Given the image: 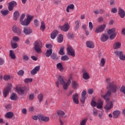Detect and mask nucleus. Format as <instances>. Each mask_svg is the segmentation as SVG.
Listing matches in <instances>:
<instances>
[{
    "instance_id": "1",
    "label": "nucleus",
    "mask_w": 125,
    "mask_h": 125,
    "mask_svg": "<svg viewBox=\"0 0 125 125\" xmlns=\"http://www.w3.org/2000/svg\"><path fill=\"white\" fill-rule=\"evenodd\" d=\"M107 89H109V90L106 92L105 95H102V97L104 98V99H105L106 101L108 102V101L110 100V98L109 97L111 96L112 92L113 93H116L117 92V89H118V87L117 86V85L115 84V83L114 82H110V83H108L107 86Z\"/></svg>"
},
{
    "instance_id": "2",
    "label": "nucleus",
    "mask_w": 125,
    "mask_h": 125,
    "mask_svg": "<svg viewBox=\"0 0 125 125\" xmlns=\"http://www.w3.org/2000/svg\"><path fill=\"white\" fill-rule=\"evenodd\" d=\"M59 83L61 84H62L63 89L64 90H67L69 87V85L71 84V80L68 79L67 82H65L63 77L61 76H60L58 81L56 82V85L57 87H59Z\"/></svg>"
},
{
    "instance_id": "3",
    "label": "nucleus",
    "mask_w": 125,
    "mask_h": 125,
    "mask_svg": "<svg viewBox=\"0 0 125 125\" xmlns=\"http://www.w3.org/2000/svg\"><path fill=\"white\" fill-rule=\"evenodd\" d=\"M42 43L40 41H36L34 43V50L37 53H42Z\"/></svg>"
},
{
    "instance_id": "4",
    "label": "nucleus",
    "mask_w": 125,
    "mask_h": 125,
    "mask_svg": "<svg viewBox=\"0 0 125 125\" xmlns=\"http://www.w3.org/2000/svg\"><path fill=\"white\" fill-rule=\"evenodd\" d=\"M33 18H34L33 16L28 15L27 16L26 19H25L24 21H22L20 23L22 26H28V25L31 23V21L33 20Z\"/></svg>"
},
{
    "instance_id": "5",
    "label": "nucleus",
    "mask_w": 125,
    "mask_h": 125,
    "mask_svg": "<svg viewBox=\"0 0 125 125\" xmlns=\"http://www.w3.org/2000/svg\"><path fill=\"white\" fill-rule=\"evenodd\" d=\"M16 90L18 93H19V94H20V95H23V94H25V91H26V92H27V91H29V88L26 86L20 87H17L16 88Z\"/></svg>"
},
{
    "instance_id": "6",
    "label": "nucleus",
    "mask_w": 125,
    "mask_h": 125,
    "mask_svg": "<svg viewBox=\"0 0 125 125\" xmlns=\"http://www.w3.org/2000/svg\"><path fill=\"white\" fill-rule=\"evenodd\" d=\"M68 55H70L72 57H75V50L71 46H68L66 49Z\"/></svg>"
},
{
    "instance_id": "7",
    "label": "nucleus",
    "mask_w": 125,
    "mask_h": 125,
    "mask_svg": "<svg viewBox=\"0 0 125 125\" xmlns=\"http://www.w3.org/2000/svg\"><path fill=\"white\" fill-rule=\"evenodd\" d=\"M116 56H119L120 60L125 61V55H124V52L122 51H116L114 52Z\"/></svg>"
},
{
    "instance_id": "8",
    "label": "nucleus",
    "mask_w": 125,
    "mask_h": 125,
    "mask_svg": "<svg viewBox=\"0 0 125 125\" xmlns=\"http://www.w3.org/2000/svg\"><path fill=\"white\" fill-rule=\"evenodd\" d=\"M12 29L13 33H15L18 34V36H21V35H22V30L19 27L16 26V25L13 26Z\"/></svg>"
},
{
    "instance_id": "9",
    "label": "nucleus",
    "mask_w": 125,
    "mask_h": 125,
    "mask_svg": "<svg viewBox=\"0 0 125 125\" xmlns=\"http://www.w3.org/2000/svg\"><path fill=\"white\" fill-rule=\"evenodd\" d=\"M11 84H8V86L4 89L3 92V94L4 97L6 98L8 94L9 93V92L10 91V90L11 89Z\"/></svg>"
},
{
    "instance_id": "10",
    "label": "nucleus",
    "mask_w": 125,
    "mask_h": 125,
    "mask_svg": "<svg viewBox=\"0 0 125 125\" xmlns=\"http://www.w3.org/2000/svg\"><path fill=\"white\" fill-rule=\"evenodd\" d=\"M59 28L63 32H68L70 29V25H69V23L66 22L63 26H59Z\"/></svg>"
},
{
    "instance_id": "11",
    "label": "nucleus",
    "mask_w": 125,
    "mask_h": 125,
    "mask_svg": "<svg viewBox=\"0 0 125 125\" xmlns=\"http://www.w3.org/2000/svg\"><path fill=\"white\" fill-rule=\"evenodd\" d=\"M105 28H106V24H103L101 25H99L96 29L95 33L96 34H98L99 33H101V32H103L104 30H105Z\"/></svg>"
},
{
    "instance_id": "12",
    "label": "nucleus",
    "mask_w": 125,
    "mask_h": 125,
    "mask_svg": "<svg viewBox=\"0 0 125 125\" xmlns=\"http://www.w3.org/2000/svg\"><path fill=\"white\" fill-rule=\"evenodd\" d=\"M83 73V80H87L90 79V76H89V73L87 72V71L85 69L82 70Z\"/></svg>"
},
{
    "instance_id": "13",
    "label": "nucleus",
    "mask_w": 125,
    "mask_h": 125,
    "mask_svg": "<svg viewBox=\"0 0 125 125\" xmlns=\"http://www.w3.org/2000/svg\"><path fill=\"white\" fill-rule=\"evenodd\" d=\"M113 103L112 102H109L104 106V109L106 110V113L110 112V110L113 108Z\"/></svg>"
},
{
    "instance_id": "14",
    "label": "nucleus",
    "mask_w": 125,
    "mask_h": 125,
    "mask_svg": "<svg viewBox=\"0 0 125 125\" xmlns=\"http://www.w3.org/2000/svg\"><path fill=\"white\" fill-rule=\"evenodd\" d=\"M9 5L8 8L10 11H12L13 10V8L14 6L17 5V3L15 1H12L8 3Z\"/></svg>"
},
{
    "instance_id": "15",
    "label": "nucleus",
    "mask_w": 125,
    "mask_h": 125,
    "mask_svg": "<svg viewBox=\"0 0 125 125\" xmlns=\"http://www.w3.org/2000/svg\"><path fill=\"white\" fill-rule=\"evenodd\" d=\"M118 15L121 17V18H125V10H124L121 7H119L118 9Z\"/></svg>"
},
{
    "instance_id": "16",
    "label": "nucleus",
    "mask_w": 125,
    "mask_h": 125,
    "mask_svg": "<svg viewBox=\"0 0 125 125\" xmlns=\"http://www.w3.org/2000/svg\"><path fill=\"white\" fill-rule=\"evenodd\" d=\"M41 69V66L40 65L36 66L33 69H32L31 71V75H36L37 74L40 69Z\"/></svg>"
},
{
    "instance_id": "17",
    "label": "nucleus",
    "mask_w": 125,
    "mask_h": 125,
    "mask_svg": "<svg viewBox=\"0 0 125 125\" xmlns=\"http://www.w3.org/2000/svg\"><path fill=\"white\" fill-rule=\"evenodd\" d=\"M39 121H42L43 122H47L49 121V117H44L42 115H40L39 116Z\"/></svg>"
},
{
    "instance_id": "18",
    "label": "nucleus",
    "mask_w": 125,
    "mask_h": 125,
    "mask_svg": "<svg viewBox=\"0 0 125 125\" xmlns=\"http://www.w3.org/2000/svg\"><path fill=\"white\" fill-rule=\"evenodd\" d=\"M72 99L73 102L75 104H79V95L77 93L73 95Z\"/></svg>"
},
{
    "instance_id": "19",
    "label": "nucleus",
    "mask_w": 125,
    "mask_h": 125,
    "mask_svg": "<svg viewBox=\"0 0 125 125\" xmlns=\"http://www.w3.org/2000/svg\"><path fill=\"white\" fill-rule=\"evenodd\" d=\"M32 32L33 30L29 27H24L23 28V33L25 35H30V34H32Z\"/></svg>"
},
{
    "instance_id": "20",
    "label": "nucleus",
    "mask_w": 125,
    "mask_h": 125,
    "mask_svg": "<svg viewBox=\"0 0 125 125\" xmlns=\"http://www.w3.org/2000/svg\"><path fill=\"white\" fill-rule=\"evenodd\" d=\"M82 98L81 99V101L82 103L84 104V101H85V96L86 95V91L84 90L82 93Z\"/></svg>"
},
{
    "instance_id": "21",
    "label": "nucleus",
    "mask_w": 125,
    "mask_h": 125,
    "mask_svg": "<svg viewBox=\"0 0 125 125\" xmlns=\"http://www.w3.org/2000/svg\"><path fill=\"white\" fill-rule=\"evenodd\" d=\"M86 45L89 48H94V43L92 41H87L86 42Z\"/></svg>"
},
{
    "instance_id": "22",
    "label": "nucleus",
    "mask_w": 125,
    "mask_h": 125,
    "mask_svg": "<svg viewBox=\"0 0 125 125\" xmlns=\"http://www.w3.org/2000/svg\"><path fill=\"white\" fill-rule=\"evenodd\" d=\"M120 114L121 111L120 110H115L113 112V116L114 119H118Z\"/></svg>"
},
{
    "instance_id": "23",
    "label": "nucleus",
    "mask_w": 125,
    "mask_h": 125,
    "mask_svg": "<svg viewBox=\"0 0 125 125\" xmlns=\"http://www.w3.org/2000/svg\"><path fill=\"white\" fill-rule=\"evenodd\" d=\"M5 117L7 119H12L14 117V113L11 111H9L5 114Z\"/></svg>"
},
{
    "instance_id": "24",
    "label": "nucleus",
    "mask_w": 125,
    "mask_h": 125,
    "mask_svg": "<svg viewBox=\"0 0 125 125\" xmlns=\"http://www.w3.org/2000/svg\"><path fill=\"white\" fill-rule=\"evenodd\" d=\"M122 46V43L119 42H116L113 44L114 49H119Z\"/></svg>"
},
{
    "instance_id": "25",
    "label": "nucleus",
    "mask_w": 125,
    "mask_h": 125,
    "mask_svg": "<svg viewBox=\"0 0 125 125\" xmlns=\"http://www.w3.org/2000/svg\"><path fill=\"white\" fill-rule=\"evenodd\" d=\"M57 35H58V31L54 30L51 34V39H52V40H54L57 36Z\"/></svg>"
},
{
    "instance_id": "26",
    "label": "nucleus",
    "mask_w": 125,
    "mask_h": 125,
    "mask_svg": "<svg viewBox=\"0 0 125 125\" xmlns=\"http://www.w3.org/2000/svg\"><path fill=\"white\" fill-rule=\"evenodd\" d=\"M108 39V36L104 34H102V36L101 37V40L102 41V42H107Z\"/></svg>"
},
{
    "instance_id": "27",
    "label": "nucleus",
    "mask_w": 125,
    "mask_h": 125,
    "mask_svg": "<svg viewBox=\"0 0 125 125\" xmlns=\"http://www.w3.org/2000/svg\"><path fill=\"white\" fill-rule=\"evenodd\" d=\"M102 108H103V102L100 100L97 104V108L102 109Z\"/></svg>"
},
{
    "instance_id": "28",
    "label": "nucleus",
    "mask_w": 125,
    "mask_h": 125,
    "mask_svg": "<svg viewBox=\"0 0 125 125\" xmlns=\"http://www.w3.org/2000/svg\"><path fill=\"white\" fill-rule=\"evenodd\" d=\"M9 57L11 59H16V56H15V54H14V52L12 50H10Z\"/></svg>"
},
{
    "instance_id": "29",
    "label": "nucleus",
    "mask_w": 125,
    "mask_h": 125,
    "mask_svg": "<svg viewBox=\"0 0 125 125\" xmlns=\"http://www.w3.org/2000/svg\"><path fill=\"white\" fill-rule=\"evenodd\" d=\"M57 68L59 70V71H60V72H63V70H64V68H63L62 63H57Z\"/></svg>"
},
{
    "instance_id": "30",
    "label": "nucleus",
    "mask_w": 125,
    "mask_h": 125,
    "mask_svg": "<svg viewBox=\"0 0 125 125\" xmlns=\"http://www.w3.org/2000/svg\"><path fill=\"white\" fill-rule=\"evenodd\" d=\"M116 30H117V29H116V28H115V27L112 28L108 30L107 34L108 35H112L113 34H115V33H116Z\"/></svg>"
},
{
    "instance_id": "31",
    "label": "nucleus",
    "mask_w": 125,
    "mask_h": 125,
    "mask_svg": "<svg viewBox=\"0 0 125 125\" xmlns=\"http://www.w3.org/2000/svg\"><path fill=\"white\" fill-rule=\"evenodd\" d=\"M19 16H20V14H19V12L17 11L14 12V20L16 21L18 18H19Z\"/></svg>"
},
{
    "instance_id": "32",
    "label": "nucleus",
    "mask_w": 125,
    "mask_h": 125,
    "mask_svg": "<svg viewBox=\"0 0 125 125\" xmlns=\"http://www.w3.org/2000/svg\"><path fill=\"white\" fill-rule=\"evenodd\" d=\"M52 55V49H50L47 50L45 53L46 57H49V56H51Z\"/></svg>"
},
{
    "instance_id": "33",
    "label": "nucleus",
    "mask_w": 125,
    "mask_h": 125,
    "mask_svg": "<svg viewBox=\"0 0 125 125\" xmlns=\"http://www.w3.org/2000/svg\"><path fill=\"white\" fill-rule=\"evenodd\" d=\"M74 8H75V5L73 4H71L69 5L66 8V12H70L69 9H72L73 10Z\"/></svg>"
},
{
    "instance_id": "34",
    "label": "nucleus",
    "mask_w": 125,
    "mask_h": 125,
    "mask_svg": "<svg viewBox=\"0 0 125 125\" xmlns=\"http://www.w3.org/2000/svg\"><path fill=\"white\" fill-rule=\"evenodd\" d=\"M64 48H65L63 46H62L60 47V51H59V54H60V55H65V53L64 52Z\"/></svg>"
},
{
    "instance_id": "35",
    "label": "nucleus",
    "mask_w": 125,
    "mask_h": 125,
    "mask_svg": "<svg viewBox=\"0 0 125 125\" xmlns=\"http://www.w3.org/2000/svg\"><path fill=\"white\" fill-rule=\"evenodd\" d=\"M105 62H106V59H104V58H102L100 61V65L101 67H104V66H105Z\"/></svg>"
},
{
    "instance_id": "36",
    "label": "nucleus",
    "mask_w": 125,
    "mask_h": 125,
    "mask_svg": "<svg viewBox=\"0 0 125 125\" xmlns=\"http://www.w3.org/2000/svg\"><path fill=\"white\" fill-rule=\"evenodd\" d=\"M71 85L72 86V88H77V87H78L79 86V84H78V83L76 81H72Z\"/></svg>"
},
{
    "instance_id": "37",
    "label": "nucleus",
    "mask_w": 125,
    "mask_h": 125,
    "mask_svg": "<svg viewBox=\"0 0 125 125\" xmlns=\"http://www.w3.org/2000/svg\"><path fill=\"white\" fill-rule=\"evenodd\" d=\"M94 13H95V14H102L103 13H104V10L103 9L96 10L94 11Z\"/></svg>"
},
{
    "instance_id": "38",
    "label": "nucleus",
    "mask_w": 125,
    "mask_h": 125,
    "mask_svg": "<svg viewBox=\"0 0 125 125\" xmlns=\"http://www.w3.org/2000/svg\"><path fill=\"white\" fill-rule=\"evenodd\" d=\"M57 114L59 116V117H62L65 115V112L62 110H59L57 111Z\"/></svg>"
},
{
    "instance_id": "39",
    "label": "nucleus",
    "mask_w": 125,
    "mask_h": 125,
    "mask_svg": "<svg viewBox=\"0 0 125 125\" xmlns=\"http://www.w3.org/2000/svg\"><path fill=\"white\" fill-rule=\"evenodd\" d=\"M51 58H52V59H53V60H58V57L57 56V55H56V54L53 53L52 54V55L50 56Z\"/></svg>"
},
{
    "instance_id": "40",
    "label": "nucleus",
    "mask_w": 125,
    "mask_h": 125,
    "mask_svg": "<svg viewBox=\"0 0 125 125\" xmlns=\"http://www.w3.org/2000/svg\"><path fill=\"white\" fill-rule=\"evenodd\" d=\"M69 59V56L67 55H64L61 57L62 61H68Z\"/></svg>"
},
{
    "instance_id": "41",
    "label": "nucleus",
    "mask_w": 125,
    "mask_h": 125,
    "mask_svg": "<svg viewBox=\"0 0 125 125\" xmlns=\"http://www.w3.org/2000/svg\"><path fill=\"white\" fill-rule=\"evenodd\" d=\"M75 26L74 27L75 30H78L80 28V21H76L75 22Z\"/></svg>"
},
{
    "instance_id": "42",
    "label": "nucleus",
    "mask_w": 125,
    "mask_h": 125,
    "mask_svg": "<svg viewBox=\"0 0 125 125\" xmlns=\"http://www.w3.org/2000/svg\"><path fill=\"white\" fill-rule=\"evenodd\" d=\"M45 29V24H44V22H41V25L40 27V30H42V31H44Z\"/></svg>"
},
{
    "instance_id": "43",
    "label": "nucleus",
    "mask_w": 125,
    "mask_h": 125,
    "mask_svg": "<svg viewBox=\"0 0 125 125\" xmlns=\"http://www.w3.org/2000/svg\"><path fill=\"white\" fill-rule=\"evenodd\" d=\"M57 41L59 43L62 42H63V36L62 34H60L59 36L58 37Z\"/></svg>"
},
{
    "instance_id": "44",
    "label": "nucleus",
    "mask_w": 125,
    "mask_h": 125,
    "mask_svg": "<svg viewBox=\"0 0 125 125\" xmlns=\"http://www.w3.org/2000/svg\"><path fill=\"white\" fill-rule=\"evenodd\" d=\"M92 112H93V115L95 117H96V116L98 115V110H97V109H96L95 108H93Z\"/></svg>"
},
{
    "instance_id": "45",
    "label": "nucleus",
    "mask_w": 125,
    "mask_h": 125,
    "mask_svg": "<svg viewBox=\"0 0 125 125\" xmlns=\"http://www.w3.org/2000/svg\"><path fill=\"white\" fill-rule=\"evenodd\" d=\"M11 100H16L17 99V95L15 93H13L10 97Z\"/></svg>"
},
{
    "instance_id": "46",
    "label": "nucleus",
    "mask_w": 125,
    "mask_h": 125,
    "mask_svg": "<svg viewBox=\"0 0 125 125\" xmlns=\"http://www.w3.org/2000/svg\"><path fill=\"white\" fill-rule=\"evenodd\" d=\"M25 83H32L33 82V79L32 78H26L24 81Z\"/></svg>"
},
{
    "instance_id": "47",
    "label": "nucleus",
    "mask_w": 125,
    "mask_h": 125,
    "mask_svg": "<svg viewBox=\"0 0 125 125\" xmlns=\"http://www.w3.org/2000/svg\"><path fill=\"white\" fill-rule=\"evenodd\" d=\"M38 98L39 100L40 103L42 101V99H43V95L42 94H39L38 96Z\"/></svg>"
},
{
    "instance_id": "48",
    "label": "nucleus",
    "mask_w": 125,
    "mask_h": 125,
    "mask_svg": "<svg viewBox=\"0 0 125 125\" xmlns=\"http://www.w3.org/2000/svg\"><path fill=\"white\" fill-rule=\"evenodd\" d=\"M109 35H110L109 38L110 39V40H114V39H115L116 37H117V32H115L112 34H109Z\"/></svg>"
},
{
    "instance_id": "49",
    "label": "nucleus",
    "mask_w": 125,
    "mask_h": 125,
    "mask_svg": "<svg viewBox=\"0 0 125 125\" xmlns=\"http://www.w3.org/2000/svg\"><path fill=\"white\" fill-rule=\"evenodd\" d=\"M11 78L10 75H5L3 77V80H4V81H8V80H10Z\"/></svg>"
},
{
    "instance_id": "50",
    "label": "nucleus",
    "mask_w": 125,
    "mask_h": 125,
    "mask_svg": "<svg viewBox=\"0 0 125 125\" xmlns=\"http://www.w3.org/2000/svg\"><path fill=\"white\" fill-rule=\"evenodd\" d=\"M29 100H34V98H35V94L32 93H30L29 95Z\"/></svg>"
},
{
    "instance_id": "51",
    "label": "nucleus",
    "mask_w": 125,
    "mask_h": 125,
    "mask_svg": "<svg viewBox=\"0 0 125 125\" xmlns=\"http://www.w3.org/2000/svg\"><path fill=\"white\" fill-rule=\"evenodd\" d=\"M91 105L92 106V107H96V106H97V103H96V102L92 100L91 102Z\"/></svg>"
},
{
    "instance_id": "52",
    "label": "nucleus",
    "mask_w": 125,
    "mask_h": 125,
    "mask_svg": "<svg viewBox=\"0 0 125 125\" xmlns=\"http://www.w3.org/2000/svg\"><path fill=\"white\" fill-rule=\"evenodd\" d=\"M22 59L24 61H28L29 60V56L27 55H24L22 56Z\"/></svg>"
},
{
    "instance_id": "53",
    "label": "nucleus",
    "mask_w": 125,
    "mask_h": 125,
    "mask_svg": "<svg viewBox=\"0 0 125 125\" xmlns=\"http://www.w3.org/2000/svg\"><path fill=\"white\" fill-rule=\"evenodd\" d=\"M9 13V11L6 10L4 11H1V13L2 15H7V14Z\"/></svg>"
},
{
    "instance_id": "54",
    "label": "nucleus",
    "mask_w": 125,
    "mask_h": 125,
    "mask_svg": "<svg viewBox=\"0 0 125 125\" xmlns=\"http://www.w3.org/2000/svg\"><path fill=\"white\" fill-rule=\"evenodd\" d=\"M11 45L13 49H15V48H17L18 47V45L17 44V43H12Z\"/></svg>"
},
{
    "instance_id": "55",
    "label": "nucleus",
    "mask_w": 125,
    "mask_h": 125,
    "mask_svg": "<svg viewBox=\"0 0 125 125\" xmlns=\"http://www.w3.org/2000/svg\"><path fill=\"white\" fill-rule=\"evenodd\" d=\"M111 12L114 14L117 13L118 12V9H117L116 7H114L111 9Z\"/></svg>"
},
{
    "instance_id": "56",
    "label": "nucleus",
    "mask_w": 125,
    "mask_h": 125,
    "mask_svg": "<svg viewBox=\"0 0 125 125\" xmlns=\"http://www.w3.org/2000/svg\"><path fill=\"white\" fill-rule=\"evenodd\" d=\"M120 92L125 94V86H122L120 89Z\"/></svg>"
},
{
    "instance_id": "57",
    "label": "nucleus",
    "mask_w": 125,
    "mask_h": 125,
    "mask_svg": "<svg viewBox=\"0 0 125 125\" xmlns=\"http://www.w3.org/2000/svg\"><path fill=\"white\" fill-rule=\"evenodd\" d=\"M89 28L90 31H92V29H93V24L92 22H89Z\"/></svg>"
},
{
    "instance_id": "58",
    "label": "nucleus",
    "mask_w": 125,
    "mask_h": 125,
    "mask_svg": "<svg viewBox=\"0 0 125 125\" xmlns=\"http://www.w3.org/2000/svg\"><path fill=\"white\" fill-rule=\"evenodd\" d=\"M24 71L22 70H20L19 72H17L19 76H23L24 75Z\"/></svg>"
},
{
    "instance_id": "59",
    "label": "nucleus",
    "mask_w": 125,
    "mask_h": 125,
    "mask_svg": "<svg viewBox=\"0 0 125 125\" xmlns=\"http://www.w3.org/2000/svg\"><path fill=\"white\" fill-rule=\"evenodd\" d=\"M19 40H20L19 37L17 36H14L13 37V41H14V42H18Z\"/></svg>"
},
{
    "instance_id": "60",
    "label": "nucleus",
    "mask_w": 125,
    "mask_h": 125,
    "mask_svg": "<svg viewBox=\"0 0 125 125\" xmlns=\"http://www.w3.org/2000/svg\"><path fill=\"white\" fill-rule=\"evenodd\" d=\"M86 122H87V119H83L81 123V125H85L86 124Z\"/></svg>"
},
{
    "instance_id": "61",
    "label": "nucleus",
    "mask_w": 125,
    "mask_h": 125,
    "mask_svg": "<svg viewBox=\"0 0 125 125\" xmlns=\"http://www.w3.org/2000/svg\"><path fill=\"white\" fill-rule=\"evenodd\" d=\"M25 18V15L24 14H22L20 19V22H21L22 21H23V20H24V19Z\"/></svg>"
},
{
    "instance_id": "62",
    "label": "nucleus",
    "mask_w": 125,
    "mask_h": 125,
    "mask_svg": "<svg viewBox=\"0 0 125 125\" xmlns=\"http://www.w3.org/2000/svg\"><path fill=\"white\" fill-rule=\"evenodd\" d=\"M34 22L35 26H36V27H38V26H39V21H38V20L37 19L34 20Z\"/></svg>"
},
{
    "instance_id": "63",
    "label": "nucleus",
    "mask_w": 125,
    "mask_h": 125,
    "mask_svg": "<svg viewBox=\"0 0 125 125\" xmlns=\"http://www.w3.org/2000/svg\"><path fill=\"white\" fill-rule=\"evenodd\" d=\"M45 47L46 48H49L50 49H51V48H52V45L50 44H47L45 45Z\"/></svg>"
},
{
    "instance_id": "64",
    "label": "nucleus",
    "mask_w": 125,
    "mask_h": 125,
    "mask_svg": "<svg viewBox=\"0 0 125 125\" xmlns=\"http://www.w3.org/2000/svg\"><path fill=\"white\" fill-rule=\"evenodd\" d=\"M109 4L110 5H115V0H110Z\"/></svg>"
}]
</instances>
